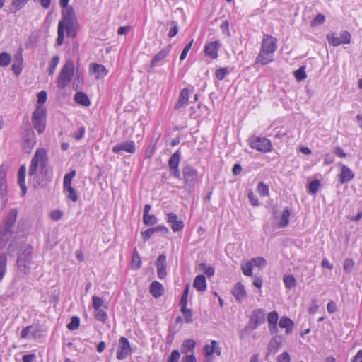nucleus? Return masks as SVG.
<instances>
[{
    "label": "nucleus",
    "mask_w": 362,
    "mask_h": 362,
    "mask_svg": "<svg viewBox=\"0 0 362 362\" xmlns=\"http://www.w3.org/2000/svg\"><path fill=\"white\" fill-rule=\"evenodd\" d=\"M47 163V151L44 148L37 149L31 160L28 171V175L35 187L45 186L49 180L50 170Z\"/></svg>",
    "instance_id": "f257e3e1"
},
{
    "label": "nucleus",
    "mask_w": 362,
    "mask_h": 362,
    "mask_svg": "<svg viewBox=\"0 0 362 362\" xmlns=\"http://www.w3.org/2000/svg\"><path fill=\"white\" fill-rule=\"evenodd\" d=\"M57 98L59 102H65L67 97V86H68V62H66L61 71L59 72L56 80Z\"/></svg>",
    "instance_id": "f03ea898"
},
{
    "label": "nucleus",
    "mask_w": 362,
    "mask_h": 362,
    "mask_svg": "<svg viewBox=\"0 0 362 362\" xmlns=\"http://www.w3.org/2000/svg\"><path fill=\"white\" fill-rule=\"evenodd\" d=\"M33 247L28 245L23 247L22 252L17 258V267L18 270L24 274L30 272V261L32 257Z\"/></svg>",
    "instance_id": "7ed1b4c3"
},
{
    "label": "nucleus",
    "mask_w": 362,
    "mask_h": 362,
    "mask_svg": "<svg viewBox=\"0 0 362 362\" xmlns=\"http://www.w3.org/2000/svg\"><path fill=\"white\" fill-rule=\"evenodd\" d=\"M60 6L62 10V20L59 22L58 25V37L57 38L56 44L57 46H61L63 43L64 38V30L68 32V0H60Z\"/></svg>",
    "instance_id": "20e7f679"
},
{
    "label": "nucleus",
    "mask_w": 362,
    "mask_h": 362,
    "mask_svg": "<svg viewBox=\"0 0 362 362\" xmlns=\"http://www.w3.org/2000/svg\"><path fill=\"white\" fill-rule=\"evenodd\" d=\"M32 123L39 134L42 133L46 127V109L37 106L32 115Z\"/></svg>",
    "instance_id": "39448f33"
},
{
    "label": "nucleus",
    "mask_w": 362,
    "mask_h": 362,
    "mask_svg": "<svg viewBox=\"0 0 362 362\" xmlns=\"http://www.w3.org/2000/svg\"><path fill=\"white\" fill-rule=\"evenodd\" d=\"M22 146L25 153H29L36 143L35 133L30 127L25 128L22 132Z\"/></svg>",
    "instance_id": "423d86ee"
},
{
    "label": "nucleus",
    "mask_w": 362,
    "mask_h": 362,
    "mask_svg": "<svg viewBox=\"0 0 362 362\" xmlns=\"http://www.w3.org/2000/svg\"><path fill=\"white\" fill-rule=\"evenodd\" d=\"M265 321V311L263 309H255L250 320L246 325V330H254Z\"/></svg>",
    "instance_id": "0eeeda50"
},
{
    "label": "nucleus",
    "mask_w": 362,
    "mask_h": 362,
    "mask_svg": "<svg viewBox=\"0 0 362 362\" xmlns=\"http://www.w3.org/2000/svg\"><path fill=\"white\" fill-rule=\"evenodd\" d=\"M250 146L262 152H269L272 149L270 141L267 138L259 136H252L250 139Z\"/></svg>",
    "instance_id": "6e6552de"
},
{
    "label": "nucleus",
    "mask_w": 362,
    "mask_h": 362,
    "mask_svg": "<svg viewBox=\"0 0 362 362\" xmlns=\"http://www.w3.org/2000/svg\"><path fill=\"white\" fill-rule=\"evenodd\" d=\"M132 354V349L128 339L121 337L119 339V345L117 351V358L123 360Z\"/></svg>",
    "instance_id": "1a4fd4ad"
},
{
    "label": "nucleus",
    "mask_w": 362,
    "mask_h": 362,
    "mask_svg": "<svg viewBox=\"0 0 362 362\" xmlns=\"http://www.w3.org/2000/svg\"><path fill=\"white\" fill-rule=\"evenodd\" d=\"M182 175L184 183L189 187H192L197 179V170L191 166H185L182 168Z\"/></svg>",
    "instance_id": "9d476101"
},
{
    "label": "nucleus",
    "mask_w": 362,
    "mask_h": 362,
    "mask_svg": "<svg viewBox=\"0 0 362 362\" xmlns=\"http://www.w3.org/2000/svg\"><path fill=\"white\" fill-rule=\"evenodd\" d=\"M276 49L277 39L269 35H264L260 50L262 51V52H267L273 54Z\"/></svg>",
    "instance_id": "9b49d317"
},
{
    "label": "nucleus",
    "mask_w": 362,
    "mask_h": 362,
    "mask_svg": "<svg viewBox=\"0 0 362 362\" xmlns=\"http://www.w3.org/2000/svg\"><path fill=\"white\" fill-rule=\"evenodd\" d=\"M80 25L72 7L69 6V37L74 39L78 31Z\"/></svg>",
    "instance_id": "f8f14e48"
},
{
    "label": "nucleus",
    "mask_w": 362,
    "mask_h": 362,
    "mask_svg": "<svg viewBox=\"0 0 362 362\" xmlns=\"http://www.w3.org/2000/svg\"><path fill=\"white\" fill-rule=\"evenodd\" d=\"M282 344V338L281 336H275L269 342L267 346V351L265 356V359L268 360L269 356L270 354H274L279 348Z\"/></svg>",
    "instance_id": "ddd939ff"
},
{
    "label": "nucleus",
    "mask_w": 362,
    "mask_h": 362,
    "mask_svg": "<svg viewBox=\"0 0 362 362\" xmlns=\"http://www.w3.org/2000/svg\"><path fill=\"white\" fill-rule=\"evenodd\" d=\"M90 71L94 74L96 80L103 79L108 74V70L105 66L97 63L90 64Z\"/></svg>",
    "instance_id": "4468645a"
},
{
    "label": "nucleus",
    "mask_w": 362,
    "mask_h": 362,
    "mask_svg": "<svg viewBox=\"0 0 362 362\" xmlns=\"http://www.w3.org/2000/svg\"><path fill=\"white\" fill-rule=\"evenodd\" d=\"M122 151L129 153H134L135 152L134 142L132 141H127L125 142L119 143L112 148V151L115 153H119Z\"/></svg>",
    "instance_id": "2eb2a0df"
},
{
    "label": "nucleus",
    "mask_w": 362,
    "mask_h": 362,
    "mask_svg": "<svg viewBox=\"0 0 362 362\" xmlns=\"http://www.w3.org/2000/svg\"><path fill=\"white\" fill-rule=\"evenodd\" d=\"M156 266L158 278L163 279L166 276V256L164 254L158 256Z\"/></svg>",
    "instance_id": "dca6fc26"
},
{
    "label": "nucleus",
    "mask_w": 362,
    "mask_h": 362,
    "mask_svg": "<svg viewBox=\"0 0 362 362\" xmlns=\"http://www.w3.org/2000/svg\"><path fill=\"white\" fill-rule=\"evenodd\" d=\"M6 173L7 167L4 164L0 165V194L1 197L6 196L7 192Z\"/></svg>",
    "instance_id": "f3484780"
},
{
    "label": "nucleus",
    "mask_w": 362,
    "mask_h": 362,
    "mask_svg": "<svg viewBox=\"0 0 362 362\" xmlns=\"http://www.w3.org/2000/svg\"><path fill=\"white\" fill-rule=\"evenodd\" d=\"M220 44L218 41H214L205 46L204 52L206 55L210 57L211 59H216L218 57V49Z\"/></svg>",
    "instance_id": "a211bd4d"
},
{
    "label": "nucleus",
    "mask_w": 362,
    "mask_h": 362,
    "mask_svg": "<svg viewBox=\"0 0 362 362\" xmlns=\"http://www.w3.org/2000/svg\"><path fill=\"white\" fill-rule=\"evenodd\" d=\"M232 293L237 301L241 300L246 296L247 293L245 286L240 282L237 283L233 288Z\"/></svg>",
    "instance_id": "6ab92c4d"
},
{
    "label": "nucleus",
    "mask_w": 362,
    "mask_h": 362,
    "mask_svg": "<svg viewBox=\"0 0 362 362\" xmlns=\"http://www.w3.org/2000/svg\"><path fill=\"white\" fill-rule=\"evenodd\" d=\"M354 177V174L351 171V170L347 166L342 165L340 175H339V182L341 184H344L350 181Z\"/></svg>",
    "instance_id": "aec40b11"
},
{
    "label": "nucleus",
    "mask_w": 362,
    "mask_h": 362,
    "mask_svg": "<svg viewBox=\"0 0 362 362\" xmlns=\"http://www.w3.org/2000/svg\"><path fill=\"white\" fill-rule=\"evenodd\" d=\"M74 100L76 104L83 107H88L90 105V101L86 93L82 91H78L74 97Z\"/></svg>",
    "instance_id": "412c9836"
},
{
    "label": "nucleus",
    "mask_w": 362,
    "mask_h": 362,
    "mask_svg": "<svg viewBox=\"0 0 362 362\" xmlns=\"http://www.w3.org/2000/svg\"><path fill=\"white\" fill-rule=\"evenodd\" d=\"M26 168L25 165H22L18 172V183L21 187L23 195L25 194L27 192V187L25 185V178Z\"/></svg>",
    "instance_id": "4be33fe9"
},
{
    "label": "nucleus",
    "mask_w": 362,
    "mask_h": 362,
    "mask_svg": "<svg viewBox=\"0 0 362 362\" xmlns=\"http://www.w3.org/2000/svg\"><path fill=\"white\" fill-rule=\"evenodd\" d=\"M17 215H18L17 209H11L9 211V212L5 219L4 227L11 230V228H13V225L16 223Z\"/></svg>",
    "instance_id": "5701e85b"
},
{
    "label": "nucleus",
    "mask_w": 362,
    "mask_h": 362,
    "mask_svg": "<svg viewBox=\"0 0 362 362\" xmlns=\"http://www.w3.org/2000/svg\"><path fill=\"white\" fill-rule=\"evenodd\" d=\"M189 100V90L187 88H183L179 95L177 102L175 105V110L180 109L183 105H186Z\"/></svg>",
    "instance_id": "b1692460"
},
{
    "label": "nucleus",
    "mask_w": 362,
    "mask_h": 362,
    "mask_svg": "<svg viewBox=\"0 0 362 362\" xmlns=\"http://www.w3.org/2000/svg\"><path fill=\"white\" fill-rule=\"evenodd\" d=\"M193 286L198 291H204L206 289V278L204 275H197L194 280Z\"/></svg>",
    "instance_id": "393cba45"
},
{
    "label": "nucleus",
    "mask_w": 362,
    "mask_h": 362,
    "mask_svg": "<svg viewBox=\"0 0 362 362\" xmlns=\"http://www.w3.org/2000/svg\"><path fill=\"white\" fill-rule=\"evenodd\" d=\"M163 285L158 281H154L151 284L149 291L155 298H159L163 294Z\"/></svg>",
    "instance_id": "a878e982"
},
{
    "label": "nucleus",
    "mask_w": 362,
    "mask_h": 362,
    "mask_svg": "<svg viewBox=\"0 0 362 362\" xmlns=\"http://www.w3.org/2000/svg\"><path fill=\"white\" fill-rule=\"evenodd\" d=\"M273 61L272 54L267 52H262L259 51L256 59L255 64H261L262 65L267 64Z\"/></svg>",
    "instance_id": "bb28decb"
},
{
    "label": "nucleus",
    "mask_w": 362,
    "mask_h": 362,
    "mask_svg": "<svg viewBox=\"0 0 362 362\" xmlns=\"http://www.w3.org/2000/svg\"><path fill=\"white\" fill-rule=\"evenodd\" d=\"M279 325L280 327L286 328V333L289 334L293 331L294 322L290 318L284 316L280 319Z\"/></svg>",
    "instance_id": "cd10ccee"
},
{
    "label": "nucleus",
    "mask_w": 362,
    "mask_h": 362,
    "mask_svg": "<svg viewBox=\"0 0 362 362\" xmlns=\"http://www.w3.org/2000/svg\"><path fill=\"white\" fill-rule=\"evenodd\" d=\"M11 231L5 227L0 228V247H4L9 240Z\"/></svg>",
    "instance_id": "c85d7f7f"
},
{
    "label": "nucleus",
    "mask_w": 362,
    "mask_h": 362,
    "mask_svg": "<svg viewBox=\"0 0 362 362\" xmlns=\"http://www.w3.org/2000/svg\"><path fill=\"white\" fill-rule=\"evenodd\" d=\"M169 53V48L167 47V48H165L163 49H162L161 51H160L158 53H157L152 59L151 60V65H150V68L151 69H153L155 65L162 61Z\"/></svg>",
    "instance_id": "c756f323"
},
{
    "label": "nucleus",
    "mask_w": 362,
    "mask_h": 362,
    "mask_svg": "<svg viewBox=\"0 0 362 362\" xmlns=\"http://www.w3.org/2000/svg\"><path fill=\"white\" fill-rule=\"evenodd\" d=\"M195 347V341L193 339H185L181 347V351L183 354H188L192 352Z\"/></svg>",
    "instance_id": "7c9ffc66"
},
{
    "label": "nucleus",
    "mask_w": 362,
    "mask_h": 362,
    "mask_svg": "<svg viewBox=\"0 0 362 362\" xmlns=\"http://www.w3.org/2000/svg\"><path fill=\"white\" fill-rule=\"evenodd\" d=\"M22 62H23V57H22L21 52H20L18 55L16 56L15 62L13 64L12 67H11L13 73L17 76L21 73V71L22 70V67H21Z\"/></svg>",
    "instance_id": "2f4dec72"
},
{
    "label": "nucleus",
    "mask_w": 362,
    "mask_h": 362,
    "mask_svg": "<svg viewBox=\"0 0 362 362\" xmlns=\"http://www.w3.org/2000/svg\"><path fill=\"white\" fill-rule=\"evenodd\" d=\"M7 257L5 254L0 255V281L4 278L6 272Z\"/></svg>",
    "instance_id": "473e14b6"
},
{
    "label": "nucleus",
    "mask_w": 362,
    "mask_h": 362,
    "mask_svg": "<svg viewBox=\"0 0 362 362\" xmlns=\"http://www.w3.org/2000/svg\"><path fill=\"white\" fill-rule=\"evenodd\" d=\"M289 216H290L289 210L288 209H284L283 211V213L281 214L280 221L279 223V226L280 228H284L288 224Z\"/></svg>",
    "instance_id": "72a5a7b5"
},
{
    "label": "nucleus",
    "mask_w": 362,
    "mask_h": 362,
    "mask_svg": "<svg viewBox=\"0 0 362 362\" xmlns=\"http://www.w3.org/2000/svg\"><path fill=\"white\" fill-rule=\"evenodd\" d=\"M181 307V312L182 313L185 321L186 323H191L192 322V311L190 309H188L186 308V305H180Z\"/></svg>",
    "instance_id": "f704fd0d"
},
{
    "label": "nucleus",
    "mask_w": 362,
    "mask_h": 362,
    "mask_svg": "<svg viewBox=\"0 0 362 362\" xmlns=\"http://www.w3.org/2000/svg\"><path fill=\"white\" fill-rule=\"evenodd\" d=\"M284 282L286 288L288 289H291L296 286V281L293 276H285L284 277Z\"/></svg>",
    "instance_id": "c9c22d12"
},
{
    "label": "nucleus",
    "mask_w": 362,
    "mask_h": 362,
    "mask_svg": "<svg viewBox=\"0 0 362 362\" xmlns=\"http://www.w3.org/2000/svg\"><path fill=\"white\" fill-rule=\"evenodd\" d=\"M279 319V315L276 311H272L268 314L267 320L269 325H274L276 330V324Z\"/></svg>",
    "instance_id": "e433bc0d"
},
{
    "label": "nucleus",
    "mask_w": 362,
    "mask_h": 362,
    "mask_svg": "<svg viewBox=\"0 0 362 362\" xmlns=\"http://www.w3.org/2000/svg\"><path fill=\"white\" fill-rule=\"evenodd\" d=\"M180 162V156L178 152H175L170 158L168 165L170 168H177Z\"/></svg>",
    "instance_id": "4c0bfd02"
},
{
    "label": "nucleus",
    "mask_w": 362,
    "mask_h": 362,
    "mask_svg": "<svg viewBox=\"0 0 362 362\" xmlns=\"http://www.w3.org/2000/svg\"><path fill=\"white\" fill-rule=\"evenodd\" d=\"M11 62V56L7 52L0 54V66L6 67Z\"/></svg>",
    "instance_id": "58836bf2"
},
{
    "label": "nucleus",
    "mask_w": 362,
    "mask_h": 362,
    "mask_svg": "<svg viewBox=\"0 0 362 362\" xmlns=\"http://www.w3.org/2000/svg\"><path fill=\"white\" fill-rule=\"evenodd\" d=\"M327 40L329 43L334 47L341 45L340 39L334 36V33H331L327 35Z\"/></svg>",
    "instance_id": "ea45409f"
},
{
    "label": "nucleus",
    "mask_w": 362,
    "mask_h": 362,
    "mask_svg": "<svg viewBox=\"0 0 362 362\" xmlns=\"http://www.w3.org/2000/svg\"><path fill=\"white\" fill-rule=\"evenodd\" d=\"M217 342L215 340H212L211 345H206L204 348L206 356H211L215 352V348H216Z\"/></svg>",
    "instance_id": "a19ab883"
},
{
    "label": "nucleus",
    "mask_w": 362,
    "mask_h": 362,
    "mask_svg": "<svg viewBox=\"0 0 362 362\" xmlns=\"http://www.w3.org/2000/svg\"><path fill=\"white\" fill-rule=\"evenodd\" d=\"M59 57L58 56L53 57V58L52 59V61L50 62L49 67L47 69V72H48L49 75H52L54 74L55 69L59 64Z\"/></svg>",
    "instance_id": "79ce46f5"
},
{
    "label": "nucleus",
    "mask_w": 362,
    "mask_h": 362,
    "mask_svg": "<svg viewBox=\"0 0 362 362\" xmlns=\"http://www.w3.org/2000/svg\"><path fill=\"white\" fill-rule=\"evenodd\" d=\"M157 218L154 215L146 214L143 216V222L145 225L151 226L156 223Z\"/></svg>",
    "instance_id": "37998d69"
},
{
    "label": "nucleus",
    "mask_w": 362,
    "mask_h": 362,
    "mask_svg": "<svg viewBox=\"0 0 362 362\" xmlns=\"http://www.w3.org/2000/svg\"><path fill=\"white\" fill-rule=\"evenodd\" d=\"M294 76L298 81H301L306 78V74L305 71L304 66L300 67L298 69L294 71Z\"/></svg>",
    "instance_id": "c03bdc74"
},
{
    "label": "nucleus",
    "mask_w": 362,
    "mask_h": 362,
    "mask_svg": "<svg viewBox=\"0 0 362 362\" xmlns=\"http://www.w3.org/2000/svg\"><path fill=\"white\" fill-rule=\"evenodd\" d=\"M95 317L97 320L105 322L107 320V315L105 311L103 309L95 310Z\"/></svg>",
    "instance_id": "a18cd8bd"
},
{
    "label": "nucleus",
    "mask_w": 362,
    "mask_h": 362,
    "mask_svg": "<svg viewBox=\"0 0 362 362\" xmlns=\"http://www.w3.org/2000/svg\"><path fill=\"white\" fill-rule=\"evenodd\" d=\"M64 215V213L62 211L59 209L52 210L49 213V218L54 221L60 220Z\"/></svg>",
    "instance_id": "49530a36"
},
{
    "label": "nucleus",
    "mask_w": 362,
    "mask_h": 362,
    "mask_svg": "<svg viewBox=\"0 0 362 362\" xmlns=\"http://www.w3.org/2000/svg\"><path fill=\"white\" fill-rule=\"evenodd\" d=\"M257 190L261 196H266L269 194V187L262 182L258 184Z\"/></svg>",
    "instance_id": "de8ad7c7"
},
{
    "label": "nucleus",
    "mask_w": 362,
    "mask_h": 362,
    "mask_svg": "<svg viewBox=\"0 0 362 362\" xmlns=\"http://www.w3.org/2000/svg\"><path fill=\"white\" fill-rule=\"evenodd\" d=\"M243 273L247 276L252 275V262H247L245 265H242Z\"/></svg>",
    "instance_id": "09e8293b"
},
{
    "label": "nucleus",
    "mask_w": 362,
    "mask_h": 362,
    "mask_svg": "<svg viewBox=\"0 0 362 362\" xmlns=\"http://www.w3.org/2000/svg\"><path fill=\"white\" fill-rule=\"evenodd\" d=\"M189 291V284H187L185 286L183 293L182 295L181 299L180 301V305H187Z\"/></svg>",
    "instance_id": "8fccbe9b"
},
{
    "label": "nucleus",
    "mask_w": 362,
    "mask_h": 362,
    "mask_svg": "<svg viewBox=\"0 0 362 362\" xmlns=\"http://www.w3.org/2000/svg\"><path fill=\"white\" fill-rule=\"evenodd\" d=\"M354 266V261L351 259L346 258L344 262L343 268L346 272L350 273L353 270Z\"/></svg>",
    "instance_id": "3c124183"
},
{
    "label": "nucleus",
    "mask_w": 362,
    "mask_h": 362,
    "mask_svg": "<svg viewBox=\"0 0 362 362\" xmlns=\"http://www.w3.org/2000/svg\"><path fill=\"white\" fill-rule=\"evenodd\" d=\"M320 185V181L318 180H314L309 183V192L310 194H315Z\"/></svg>",
    "instance_id": "603ef678"
},
{
    "label": "nucleus",
    "mask_w": 362,
    "mask_h": 362,
    "mask_svg": "<svg viewBox=\"0 0 362 362\" xmlns=\"http://www.w3.org/2000/svg\"><path fill=\"white\" fill-rule=\"evenodd\" d=\"M80 325V319L77 316H73L69 322V330H75L78 328Z\"/></svg>",
    "instance_id": "864d4df0"
},
{
    "label": "nucleus",
    "mask_w": 362,
    "mask_h": 362,
    "mask_svg": "<svg viewBox=\"0 0 362 362\" xmlns=\"http://www.w3.org/2000/svg\"><path fill=\"white\" fill-rule=\"evenodd\" d=\"M104 305V300L98 297V296H93V308L95 310L101 309V307Z\"/></svg>",
    "instance_id": "5fc2aeb1"
},
{
    "label": "nucleus",
    "mask_w": 362,
    "mask_h": 362,
    "mask_svg": "<svg viewBox=\"0 0 362 362\" xmlns=\"http://www.w3.org/2000/svg\"><path fill=\"white\" fill-rule=\"evenodd\" d=\"M351 41V34L348 31H343L340 33L341 44H349Z\"/></svg>",
    "instance_id": "6e6d98bb"
},
{
    "label": "nucleus",
    "mask_w": 362,
    "mask_h": 362,
    "mask_svg": "<svg viewBox=\"0 0 362 362\" xmlns=\"http://www.w3.org/2000/svg\"><path fill=\"white\" fill-rule=\"evenodd\" d=\"M47 98V94L45 90H41L37 94V106H42V105L46 102Z\"/></svg>",
    "instance_id": "4d7b16f0"
},
{
    "label": "nucleus",
    "mask_w": 362,
    "mask_h": 362,
    "mask_svg": "<svg viewBox=\"0 0 362 362\" xmlns=\"http://www.w3.org/2000/svg\"><path fill=\"white\" fill-rule=\"evenodd\" d=\"M31 329H37V326L35 327V326L30 325V326H27V327H24L21 331V337L23 339L30 338V331Z\"/></svg>",
    "instance_id": "13d9d810"
},
{
    "label": "nucleus",
    "mask_w": 362,
    "mask_h": 362,
    "mask_svg": "<svg viewBox=\"0 0 362 362\" xmlns=\"http://www.w3.org/2000/svg\"><path fill=\"white\" fill-rule=\"evenodd\" d=\"M199 267L204 271V274L209 277L211 276L214 274V270L211 267H207L204 263L199 264Z\"/></svg>",
    "instance_id": "bf43d9fd"
},
{
    "label": "nucleus",
    "mask_w": 362,
    "mask_h": 362,
    "mask_svg": "<svg viewBox=\"0 0 362 362\" xmlns=\"http://www.w3.org/2000/svg\"><path fill=\"white\" fill-rule=\"evenodd\" d=\"M84 133H85V128L83 127H81L76 131L73 132L72 136L76 140L78 141L83 136Z\"/></svg>",
    "instance_id": "052dcab7"
},
{
    "label": "nucleus",
    "mask_w": 362,
    "mask_h": 362,
    "mask_svg": "<svg viewBox=\"0 0 362 362\" xmlns=\"http://www.w3.org/2000/svg\"><path fill=\"white\" fill-rule=\"evenodd\" d=\"M180 354L177 350H173L169 356L167 362H178Z\"/></svg>",
    "instance_id": "680f3d73"
},
{
    "label": "nucleus",
    "mask_w": 362,
    "mask_h": 362,
    "mask_svg": "<svg viewBox=\"0 0 362 362\" xmlns=\"http://www.w3.org/2000/svg\"><path fill=\"white\" fill-rule=\"evenodd\" d=\"M28 0H13L12 6L16 7L14 13L23 8V6L27 3Z\"/></svg>",
    "instance_id": "e2e57ef3"
},
{
    "label": "nucleus",
    "mask_w": 362,
    "mask_h": 362,
    "mask_svg": "<svg viewBox=\"0 0 362 362\" xmlns=\"http://www.w3.org/2000/svg\"><path fill=\"white\" fill-rule=\"evenodd\" d=\"M184 223L182 221H177L172 223V230L174 232H178L183 229Z\"/></svg>",
    "instance_id": "0e129e2a"
},
{
    "label": "nucleus",
    "mask_w": 362,
    "mask_h": 362,
    "mask_svg": "<svg viewBox=\"0 0 362 362\" xmlns=\"http://www.w3.org/2000/svg\"><path fill=\"white\" fill-rule=\"evenodd\" d=\"M193 44V40H192L185 47V48L183 49L182 53H181V55L180 57V60H184L186 57H187V54L188 53V52L189 51V49H191L192 47V45Z\"/></svg>",
    "instance_id": "69168bd1"
},
{
    "label": "nucleus",
    "mask_w": 362,
    "mask_h": 362,
    "mask_svg": "<svg viewBox=\"0 0 362 362\" xmlns=\"http://www.w3.org/2000/svg\"><path fill=\"white\" fill-rule=\"evenodd\" d=\"M252 262L257 267H262L266 264V260L262 257L253 258Z\"/></svg>",
    "instance_id": "338daca9"
},
{
    "label": "nucleus",
    "mask_w": 362,
    "mask_h": 362,
    "mask_svg": "<svg viewBox=\"0 0 362 362\" xmlns=\"http://www.w3.org/2000/svg\"><path fill=\"white\" fill-rule=\"evenodd\" d=\"M290 356L288 352L284 351L277 358V362H289Z\"/></svg>",
    "instance_id": "774afa93"
}]
</instances>
